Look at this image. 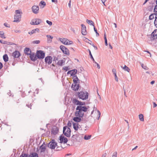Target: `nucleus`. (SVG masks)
Here are the masks:
<instances>
[{"mask_svg":"<svg viewBox=\"0 0 157 157\" xmlns=\"http://www.w3.org/2000/svg\"><path fill=\"white\" fill-rule=\"evenodd\" d=\"M20 157H29V156L27 154L22 153Z\"/></svg>","mask_w":157,"mask_h":157,"instance_id":"37","label":"nucleus"},{"mask_svg":"<svg viewBox=\"0 0 157 157\" xmlns=\"http://www.w3.org/2000/svg\"><path fill=\"white\" fill-rule=\"evenodd\" d=\"M24 51L25 53L27 55H29L31 54V50L29 48H25L24 49Z\"/></svg>","mask_w":157,"mask_h":157,"instance_id":"20","label":"nucleus"},{"mask_svg":"<svg viewBox=\"0 0 157 157\" xmlns=\"http://www.w3.org/2000/svg\"><path fill=\"white\" fill-rule=\"evenodd\" d=\"M139 117L140 120L141 121H144V116L142 114H140L139 115Z\"/></svg>","mask_w":157,"mask_h":157,"instance_id":"34","label":"nucleus"},{"mask_svg":"<svg viewBox=\"0 0 157 157\" xmlns=\"http://www.w3.org/2000/svg\"><path fill=\"white\" fill-rule=\"evenodd\" d=\"M33 44H38L40 43V41L39 40H35L33 41Z\"/></svg>","mask_w":157,"mask_h":157,"instance_id":"50","label":"nucleus"},{"mask_svg":"<svg viewBox=\"0 0 157 157\" xmlns=\"http://www.w3.org/2000/svg\"><path fill=\"white\" fill-rule=\"evenodd\" d=\"M3 59L6 62L8 60V57L7 54H5L3 56Z\"/></svg>","mask_w":157,"mask_h":157,"instance_id":"33","label":"nucleus"},{"mask_svg":"<svg viewBox=\"0 0 157 157\" xmlns=\"http://www.w3.org/2000/svg\"><path fill=\"white\" fill-rule=\"evenodd\" d=\"M46 22L47 24H48L50 26H51L52 25V22L49 21L48 20L46 21Z\"/></svg>","mask_w":157,"mask_h":157,"instance_id":"49","label":"nucleus"},{"mask_svg":"<svg viewBox=\"0 0 157 157\" xmlns=\"http://www.w3.org/2000/svg\"><path fill=\"white\" fill-rule=\"evenodd\" d=\"M77 72V70L76 69L68 71L67 73V74H70L71 76L75 75Z\"/></svg>","mask_w":157,"mask_h":157,"instance_id":"17","label":"nucleus"},{"mask_svg":"<svg viewBox=\"0 0 157 157\" xmlns=\"http://www.w3.org/2000/svg\"><path fill=\"white\" fill-rule=\"evenodd\" d=\"M97 112H98V117H97V118L98 120H99L100 118V115H101V113H100V112L98 110H97Z\"/></svg>","mask_w":157,"mask_h":157,"instance_id":"51","label":"nucleus"},{"mask_svg":"<svg viewBox=\"0 0 157 157\" xmlns=\"http://www.w3.org/2000/svg\"><path fill=\"white\" fill-rule=\"evenodd\" d=\"M39 7L37 6L34 5L32 7V10L33 13L37 14L38 13Z\"/></svg>","mask_w":157,"mask_h":157,"instance_id":"11","label":"nucleus"},{"mask_svg":"<svg viewBox=\"0 0 157 157\" xmlns=\"http://www.w3.org/2000/svg\"><path fill=\"white\" fill-rule=\"evenodd\" d=\"M29 157H38V155L36 153L33 152L30 154Z\"/></svg>","mask_w":157,"mask_h":157,"instance_id":"28","label":"nucleus"},{"mask_svg":"<svg viewBox=\"0 0 157 157\" xmlns=\"http://www.w3.org/2000/svg\"><path fill=\"white\" fill-rule=\"evenodd\" d=\"M112 71L114 74H116V70L115 69H112Z\"/></svg>","mask_w":157,"mask_h":157,"instance_id":"55","label":"nucleus"},{"mask_svg":"<svg viewBox=\"0 0 157 157\" xmlns=\"http://www.w3.org/2000/svg\"><path fill=\"white\" fill-rule=\"evenodd\" d=\"M63 132L64 134L67 137L71 136V130L70 128L65 126L63 127Z\"/></svg>","mask_w":157,"mask_h":157,"instance_id":"4","label":"nucleus"},{"mask_svg":"<svg viewBox=\"0 0 157 157\" xmlns=\"http://www.w3.org/2000/svg\"><path fill=\"white\" fill-rule=\"evenodd\" d=\"M106 155L107 154L106 153H105L102 155V157H106Z\"/></svg>","mask_w":157,"mask_h":157,"instance_id":"62","label":"nucleus"},{"mask_svg":"<svg viewBox=\"0 0 157 157\" xmlns=\"http://www.w3.org/2000/svg\"><path fill=\"white\" fill-rule=\"evenodd\" d=\"M40 30L38 28H36L34 29H33L30 32H29V34H33L34 33H35L36 32L39 33Z\"/></svg>","mask_w":157,"mask_h":157,"instance_id":"24","label":"nucleus"},{"mask_svg":"<svg viewBox=\"0 0 157 157\" xmlns=\"http://www.w3.org/2000/svg\"><path fill=\"white\" fill-rule=\"evenodd\" d=\"M154 14H152L149 16V19L150 20H152L154 18Z\"/></svg>","mask_w":157,"mask_h":157,"instance_id":"43","label":"nucleus"},{"mask_svg":"<svg viewBox=\"0 0 157 157\" xmlns=\"http://www.w3.org/2000/svg\"><path fill=\"white\" fill-rule=\"evenodd\" d=\"M85 105V103L84 102H81V101H79V106H82V105Z\"/></svg>","mask_w":157,"mask_h":157,"instance_id":"47","label":"nucleus"},{"mask_svg":"<svg viewBox=\"0 0 157 157\" xmlns=\"http://www.w3.org/2000/svg\"><path fill=\"white\" fill-rule=\"evenodd\" d=\"M0 42L1 43L3 44H7V42L6 41H4L2 40H0Z\"/></svg>","mask_w":157,"mask_h":157,"instance_id":"46","label":"nucleus"},{"mask_svg":"<svg viewBox=\"0 0 157 157\" xmlns=\"http://www.w3.org/2000/svg\"><path fill=\"white\" fill-rule=\"evenodd\" d=\"M104 39L105 40H105H107L106 37V34L105 33L104 34Z\"/></svg>","mask_w":157,"mask_h":157,"instance_id":"58","label":"nucleus"},{"mask_svg":"<svg viewBox=\"0 0 157 157\" xmlns=\"http://www.w3.org/2000/svg\"><path fill=\"white\" fill-rule=\"evenodd\" d=\"M91 137V135H85L84 137V139L85 140H87L90 139Z\"/></svg>","mask_w":157,"mask_h":157,"instance_id":"36","label":"nucleus"},{"mask_svg":"<svg viewBox=\"0 0 157 157\" xmlns=\"http://www.w3.org/2000/svg\"><path fill=\"white\" fill-rule=\"evenodd\" d=\"M52 141L48 144V147L50 148L54 149L57 146V144L54 140H52Z\"/></svg>","mask_w":157,"mask_h":157,"instance_id":"8","label":"nucleus"},{"mask_svg":"<svg viewBox=\"0 0 157 157\" xmlns=\"http://www.w3.org/2000/svg\"><path fill=\"white\" fill-rule=\"evenodd\" d=\"M94 31L95 32L96 34V36H99V34L97 32V30L96 29V28H95V27H94Z\"/></svg>","mask_w":157,"mask_h":157,"instance_id":"44","label":"nucleus"},{"mask_svg":"<svg viewBox=\"0 0 157 157\" xmlns=\"http://www.w3.org/2000/svg\"><path fill=\"white\" fill-rule=\"evenodd\" d=\"M53 2H54L55 3H56L57 2V0H51Z\"/></svg>","mask_w":157,"mask_h":157,"instance_id":"60","label":"nucleus"},{"mask_svg":"<svg viewBox=\"0 0 157 157\" xmlns=\"http://www.w3.org/2000/svg\"><path fill=\"white\" fill-rule=\"evenodd\" d=\"M73 124L74 129L76 131L78 130L79 128L78 124L77 123H74Z\"/></svg>","mask_w":157,"mask_h":157,"instance_id":"25","label":"nucleus"},{"mask_svg":"<svg viewBox=\"0 0 157 157\" xmlns=\"http://www.w3.org/2000/svg\"><path fill=\"white\" fill-rule=\"evenodd\" d=\"M57 146V147L56 148V150L57 151L60 150L62 148H63L61 146Z\"/></svg>","mask_w":157,"mask_h":157,"instance_id":"40","label":"nucleus"},{"mask_svg":"<svg viewBox=\"0 0 157 157\" xmlns=\"http://www.w3.org/2000/svg\"><path fill=\"white\" fill-rule=\"evenodd\" d=\"M153 107L154 108L155 107L157 106V105L155 102H153Z\"/></svg>","mask_w":157,"mask_h":157,"instance_id":"57","label":"nucleus"},{"mask_svg":"<svg viewBox=\"0 0 157 157\" xmlns=\"http://www.w3.org/2000/svg\"><path fill=\"white\" fill-rule=\"evenodd\" d=\"M46 5V3L45 2H44V1L42 0L41 1L40 3L39 4V6H41V5H42L44 6L42 8H43L44 7V6H45Z\"/></svg>","mask_w":157,"mask_h":157,"instance_id":"35","label":"nucleus"},{"mask_svg":"<svg viewBox=\"0 0 157 157\" xmlns=\"http://www.w3.org/2000/svg\"><path fill=\"white\" fill-rule=\"evenodd\" d=\"M141 66L143 69L145 70H147L148 69V68L147 67V66L143 64H141Z\"/></svg>","mask_w":157,"mask_h":157,"instance_id":"38","label":"nucleus"},{"mask_svg":"<svg viewBox=\"0 0 157 157\" xmlns=\"http://www.w3.org/2000/svg\"><path fill=\"white\" fill-rule=\"evenodd\" d=\"M81 26V33L83 35H85L87 34L86 30V27L83 24H82Z\"/></svg>","mask_w":157,"mask_h":157,"instance_id":"13","label":"nucleus"},{"mask_svg":"<svg viewBox=\"0 0 157 157\" xmlns=\"http://www.w3.org/2000/svg\"><path fill=\"white\" fill-rule=\"evenodd\" d=\"M46 36L48 38V40L49 41V39L50 38L51 39H52L53 38V36L50 35H47Z\"/></svg>","mask_w":157,"mask_h":157,"instance_id":"45","label":"nucleus"},{"mask_svg":"<svg viewBox=\"0 0 157 157\" xmlns=\"http://www.w3.org/2000/svg\"><path fill=\"white\" fill-rule=\"evenodd\" d=\"M77 138V136L76 135H73L72 136L70 140L72 143H74V142L76 140Z\"/></svg>","mask_w":157,"mask_h":157,"instance_id":"23","label":"nucleus"},{"mask_svg":"<svg viewBox=\"0 0 157 157\" xmlns=\"http://www.w3.org/2000/svg\"><path fill=\"white\" fill-rule=\"evenodd\" d=\"M21 54L18 51H15L12 53V56L14 59L19 58L21 56Z\"/></svg>","mask_w":157,"mask_h":157,"instance_id":"12","label":"nucleus"},{"mask_svg":"<svg viewBox=\"0 0 157 157\" xmlns=\"http://www.w3.org/2000/svg\"><path fill=\"white\" fill-rule=\"evenodd\" d=\"M88 50L89 52V55L90 56V58L92 59L93 61H94V59L92 56V55L91 53L90 50V49H88Z\"/></svg>","mask_w":157,"mask_h":157,"instance_id":"42","label":"nucleus"},{"mask_svg":"<svg viewBox=\"0 0 157 157\" xmlns=\"http://www.w3.org/2000/svg\"><path fill=\"white\" fill-rule=\"evenodd\" d=\"M14 32L16 33H21V31L19 30H16L14 31Z\"/></svg>","mask_w":157,"mask_h":157,"instance_id":"59","label":"nucleus"},{"mask_svg":"<svg viewBox=\"0 0 157 157\" xmlns=\"http://www.w3.org/2000/svg\"><path fill=\"white\" fill-rule=\"evenodd\" d=\"M79 101H78L77 99L74 98L72 100V102L75 105H78L79 103Z\"/></svg>","mask_w":157,"mask_h":157,"instance_id":"29","label":"nucleus"},{"mask_svg":"<svg viewBox=\"0 0 157 157\" xmlns=\"http://www.w3.org/2000/svg\"><path fill=\"white\" fill-rule=\"evenodd\" d=\"M117 152H115L113 153L112 157H117Z\"/></svg>","mask_w":157,"mask_h":157,"instance_id":"48","label":"nucleus"},{"mask_svg":"<svg viewBox=\"0 0 157 157\" xmlns=\"http://www.w3.org/2000/svg\"><path fill=\"white\" fill-rule=\"evenodd\" d=\"M21 15L20 10H17L15 11V14L14 16V21L15 22H18L20 21Z\"/></svg>","mask_w":157,"mask_h":157,"instance_id":"3","label":"nucleus"},{"mask_svg":"<svg viewBox=\"0 0 157 157\" xmlns=\"http://www.w3.org/2000/svg\"><path fill=\"white\" fill-rule=\"evenodd\" d=\"M3 67V65L2 63L0 62V70Z\"/></svg>","mask_w":157,"mask_h":157,"instance_id":"61","label":"nucleus"},{"mask_svg":"<svg viewBox=\"0 0 157 157\" xmlns=\"http://www.w3.org/2000/svg\"><path fill=\"white\" fill-rule=\"evenodd\" d=\"M42 22L41 19L39 18H36L32 19L30 24L32 25H38Z\"/></svg>","mask_w":157,"mask_h":157,"instance_id":"6","label":"nucleus"},{"mask_svg":"<svg viewBox=\"0 0 157 157\" xmlns=\"http://www.w3.org/2000/svg\"><path fill=\"white\" fill-rule=\"evenodd\" d=\"M86 22L89 25H92L94 26V23L92 21L87 19L86 20Z\"/></svg>","mask_w":157,"mask_h":157,"instance_id":"30","label":"nucleus"},{"mask_svg":"<svg viewBox=\"0 0 157 157\" xmlns=\"http://www.w3.org/2000/svg\"><path fill=\"white\" fill-rule=\"evenodd\" d=\"M52 61V58L51 56H48L45 57V62L48 64L51 63Z\"/></svg>","mask_w":157,"mask_h":157,"instance_id":"14","label":"nucleus"},{"mask_svg":"<svg viewBox=\"0 0 157 157\" xmlns=\"http://www.w3.org/2000/svg\"><path fill=\"white\" fill-rule=\"evenodd\" d=\"M96 64H97V67L98 69H100V67L98 63H97Z\"/></svg>","mask_w":157,"mask_h":157,"instance_id":"64","label":"nucleus"},{"mask_svg":"<svg viewBox=\"0 0 157 157\" xmlns=\"http://www.w3.org/2000/svg\"><path fill=\"white\" fill-rule=\"evenodd\" d=\"M71 6V1L70 0V1L69 2V3H68V6L70 8Z\"/></svg>","mask_w":157,"mask_h":157,"instance_id":"63","label":"nucleus"},{"mask_svg":"<svg viewBox=\"0 0 157 157\" xmlns=\"http://www.w3.org/2000/svg\"><path fill=\"white\" fill-rule=\"evenodd\" d=\"M59 140L60 141V143H62L63 142L64 144H66L68 141V140L67 138L62 136H60Z\"/></svg>","mask_w":157,"mask_h":157,"instance_id":"15","label":"nucleus"},{"mask_svg":"<svg viewBox=\"0 0 157 157\" xmlns=\"http://www.w3.org/2000/svg\"><path fill=\"white\" fill-rule=\"evenodd\" d=\"M155 20L154 21L155 26L157 28V17H155Z\"/></svg>","mask_w":157,"mask_h":157,"instance_id":"39","label":"nucleus"},{"mask_svg":"<svg viewBox=\"0 0 157 157\" xmlns=\"http://www.w3.org/2000/svg\"><path fill=\"white\" fill-rule=\"evenodd\" d=\"M60 48L63 53L67 55H69V51L63 45H61Z\"/></svg>","mask_w":157,"mask_h":157,"instance_id":"9","label":"nucleus"},{"mask_svg":"<svg viewBox=\"0 0 157 157\" xmlns=\"http://www.w3.org/2000/svg\"><path fill=\"white\" fill-rule=\"evenodd\" d=\"M80 118L81 117H75L73 118V120L75 122H80L81 120Z\"/></svg>","mask_w":157,"mask_h":157,"instance_id":"27","label":"nucleus"},{"mask_svg":"<svg viewBox=\"0 0 157 157\" xmlns=\"http://www.w3.org/2000/svg\"><path fill=\"white\" fill-rule=\"evenodd\" d=\"M77 96L78 98L83 100L87 99L88 97L89 94L86 91H80L77 93Z\"/></svg>","mask_w":157,"mask_h":157,"instance_id":"2","label":"nucleus"},{"mask_svg":"<svg viewBox=\"0 0 157 157\" xmlns=\"http://www.w3.org/2000/svg\"><path fill=\"white\" fill-rule=\"evenodd\" d=\"M73 81L74 84H77L78 81V79L76 75L73 76Z\"/></svg>","mask_w":157,"mask_h":157,"instance_id":"22","label":"nucleus"},{"mask_svg":"<svg viewBox=\"0 0 157 157\" xmlns=\"http://www.w3.org/2000/svg\"><path fill=\"white\" fill-rule=\"evenodd\" d=\"M36 57L39 59H43L45 56V53L41 50L37 51L36 54Z\"/></svg>","mask_w":157,"mask_h":157,"instance_id":"7","label":"nucleus"},{"mask_svg":"<svg viewBox=\"0 0 157 157\" xmlns=\"http://www.w3.org/2000/svg\"><path fill=\"white\" fill-rule=\"evenodd\" d=\"M121 67L125 71H127L128 72H129V71H130V69L126 65H125L124 67H123L122 66H121Z\"/></svg>","mask_w":157,"mask_h":157,"instance_id":"26","label":"nucleus"},{"mask_svg":"<svg viewBox=\"0 0 157 157\" xmlns=\"http://www.w3.org/2000/svg\"><path fill=\"white\" fill-rule=\"evenodd\" d=\"M67 125L69 126V127H71V122H70V121H68V123H67Z\"/></svg>","mask_w":157,"mask_h":157,"instance_id":"54","label":"nucleus"},{"mask_svg":"<svg viewBox=\"0 0 157 157\" xmlns=\"http://www.w3.org/2000/svg\"><path fill=\"white\" fill-rule=\"evenodd\" d=\"M58 128L56 126H54L52 130V133L54 135H56L58 133Z\"/></svg>","mask_w":157,"mask_h":157,"instance_id":"16","label":"nucleus"},{"mask_svg":"<svg viewBox=\"0 0 157 157\" xmlns=\"http://www.w3.org/2000/svg\"><path fill=\"white\" fill-rule=\"evenodd\" d=\"M65 62L64 60H59L57 62V64L59 66H62L63 64Z\"/></svg>","mask_w":157,"mask_h":157,"instance_id":"31","label":"nucleus"},{"mask_svg":"<svg viewBox=\"0 0 157 157\" xmlns=\"http://www.w3.org/2000/svg\"><path fill=\"white\" fill-rule=\"evenodd\" d=\"M114 76H115V80H116V81L118 82V78L117 75V74H114Z\"/></svg>","mask_w":157,"mask_h":157,"instance_id":"53","label":"nucleus"},{"mask_svg":"<svg viewBox=\"0 0 157 157\" xmlns=\"http://www.w3.org/2000/svg\"><path fill=\"white\" fill-rule=\"evenodd\" d=\"M29 56L30 58L32 61H35L37 59L36 57V56H34L33 54L31 53Z\"/></svg>","mask_w":157,"mask_h":157,"instance_id":"21","label":"nucleus"},{"mask_svg":"<svg viewBox=\"0 0 157 157\" xmlns=\"http://www.w3.org/2000/svg\"><path fill=\"white\" fill-rule=\"evenodd\" d=\"M4 25L5 26H6L7 27H8V28L10 27V25L8 24L7 23H4Z\"/></svg>","mask_w":157,"mask_h":157,"instance_id":"52","label":"nucleus"},{"mask_svg":"<svg viewBox=\"0 0 157 157\" xmlns=\"http://www.w3.org/2000/svg\"><path fill=\"white\" fill-rule=\"evenodd\" d=\"M76 111L75 113V116L80 117H82L83 115V112H86L87 110V108L86 106H78L76 108Z\"/></svg>","mask_w":157,"mask_h":157,"instance_id":"1","label":"nucleus"},{"mask_svg":"<svg viewBox=\"0 0 157 157\" xmlns=\"http://www.w3.org/2000/svg\"><path fill=\"white\" fill-rule=\"evenodd\" d=\"M46 149L45 146L43 144L39 147L38 150H40V153L42 156H44V153Z\"/></svg>","mask_w":157,"mask_h":157,"instance_id":"10","label":"nucleus"},{"mask_svg":"<svg viewBox=\"0 0 157 157\" xmlns=\"http://www.w3.org/2000/svg\"><path fill=\"white\" fill-rule=\"evenodd\" d=\"M151 37L153 39H157V30H155L151 34Z\"/></svg>","mask_w":157,"mask_h":157,"instance_id":"19","label":"nucleus"},{"mask_svg":"<svg viewBox=\"0 0 157 157\" xmlns=\"http://www.w3.org/2000/svg\"><path fill=\"white\" fill-rule=\"evenodd\" d=\"M59 40L63 44H66L69 45L73 44V42L71 41H70L67 39L65 38H59Z\"/></svg>","mask_w":157,"mask_h":157,"instance_id":"5","label":"nucleus"},{"mask_svg":"<svg viewBox=\"0 0 157 157\" xmlns=\"http://www.w3.org/2000/svg\"><path fill=\"white\" fill-rule=\"evenodd\" d=\"M155 3L156 5L155 6L154 8V12H157V0H156Z\"/></svg>","mask_w":157,"mask_h":157,"instance_id":"41","label":"nucleus"},{"mask_svg":"<svg viewBox=\"0 0 157 157\" xmlns=\"http://www.w3.org/2000/svg\"><path fill=\"white\" fill-rule=\"evenodd\" d=\"M79 87V85L78 84H75L74 85L73 84L71 86V88L75 91L78 90Z\"/></svg>","mask_w":157,"mask_h":157,"instance_id":"18","label":"nucleus"},{"mask_svg":"<svg viewBox=\"0 0 157 157\" xmlns=\"http://www.w3.org/2000/svg\"><path fill=\"white\" fill-rule=\"evenodd\" d=\"M4 32L3 31H0V37L2 38L5 39L6 37L4 35Z\"/></svg>","mask_w":157,"mask_h":157,"instance_id":"32","label":"nucleus"},{"mask_svg":"<svg viewBox=\"0 0 157 157\" xmlns=\"http://www.w3.org/2000/svg\"><path fill=\"white\" fill-rule=\"evenodd\" d=\"M63 69L65 71H67L68 70V67H64L63 68Z\"/></svg>","mask_w":157,"mask_h":157,"instance_id":"56","label":"nucleus"}]
</instances>
